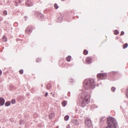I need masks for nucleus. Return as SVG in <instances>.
Here are the masks:
<instances>
[{
    "label": "nucleus",
    "instance_id": "nucleus-38",
    "mask_svg": "<svg viewBox=\"0 0 128 128\" xmlns=\"http://www.w3.org/2000/svg\"><path fill=\"white\" fill-rule=\"evenodd\" d=\"M52 96H53V97H54V94H53L52 95Z\"/></svg>",
    "mask_w": 128,
    "mask_h": 128
},
{
    "label": "nucleus",
    "instance_id": "nucleus-10",
    "mask_svg": "<svg viewBox=\"0 0 128 128\" xmlns=\"http://www.w3.org/2000/svg\"><path fill=\"white\" fill-rule=\"evenodd\" d=\"M106 119L104 117H103L101 118L100 119V124L102 123L104 121L106 120Z\"/></svg>",
    "mask_w": 128,
    "mask_h": 128
},
{
    "label": "nucleus",
    "instance_id": "nucleus-19",
    "mask_svg": "<svg viewBox=\"0 0 128 128\" xmlns=\"http://www.w3.org/2000/svg\"><path fill=\"white\" fill-rule=\"evenodd\" d=\"M51 87V86L50 84H48L46 86L47 88L48 89H50Z\"/></svg>",
    "mask_w": 128,
    "mask_h": 128
},
{
    "label": "nucleus",
    "instance_id": "nucleus-9",
    "mask_svg": "<svg viewBox=\"0 0 128 128\" xmlns=\"http://www.w3.org/2000/svg\"><path fill=\"white\" fill-rule=\"evenodd\" d=\"M86 61L88 64H90L92 62L91 58L89 57H88L86 58Z\"/></svg>",
    "mask_w": 128,
    "mask_h": 128
},
{
    "label": "nucleus",
    "instance_id": "nucleus-23",
    "mask_svg": "<svg viewBox=\"0 0 128 128\" xmlns=\"http://www.w3.org/2000/svg\"><path fill=\"white\" fill-rule=\"evenodd\" d=\"M66 101H64L62 103V104L64 106H65L66 105Z\"/></svg>",
    "mask_w": 128,
    "mask_h": 128
},
{
    "label": "nucleus",
    "instance_id": "nucleus-33",
    "mask_svg": "<svg viewBox=\"0 0 128 128\" xmlns=\"http://www.w3.org/2000/svg\"><path fill=\"white\" fill-rule=\"evenodd\" d=\"M48 92H46L45 93V97H46L48 96Z\"/></svg>",
    "mask_w": 128,
    "mask_h": 128
},
{
    "label": "nucleus",
    "instance_id": "nucleus-16",
    "mask_svg": "<svg viewBox=\"0 0 128 128\" xmlns=\"http://www.w3.org/2000/svg\"><path fill=\"white\" fill-rule=\"evenodd\" d=\"M2 40L3 41L6 42V38L4 36L2 37Z\"/></svg>",
    "mask_w": 128,
    "mask_h": 128
},
{
    "label": "nucleus",
    "instance_id": "nucleus-28",
    "mask_svg": "<svg viewBox=\"0 0 128 128\" xmlns=\"http://www.w3.org/2000/svg\"><path fill=\"white\" fill-rule=\"evenodd\" d=\"M91 106L92 107L93 106H94V108H97V106L94 104H93Z\"/></svg>",
    "mask_w": 128,
    "mask_h": 128
},
{
    "label": "nucleus",
    "instance_id": "nucleus-5",
    "mask_svg": "<svg viewBox=\"0 0 128 128\" xmlns=\"http://www.w3.org/2000/svg\"><path fill=\"white\" fill-rule=\"evenodd\" d=\"M37 16L41 20H43L44 18V16L40 12H38L37 13Z\"/></svg>",
    "mask_w": 128,
    "mask_h": 128
},
{
    "label": "nucleus",
    "instance_id": "nucleus-37",
    "mask_svg": "<svg viewBox=\"0 0 128 128\" xmlns=\"http://www.w3.org/2000/svg\"><path fill=\"white\" fill-rule=\"evenodd\" d=\"M24 18H27V16H25Z\"/></svg>",
    "mask_w": 128,
    "mask_h": 128
},
{
    "label": "nucleus",
    "instance_id": "nucleus-7",
    "mask_svg": "<svg viewBox=\"0 0 128 128\" xmlns=\"http://www.w3.org/2000/svg\"><path fill=\"white\" fill-rule=\"evenodd\" d=\"M5 102L4 99L2 97L0 98V106H2L3 105Z\"/></svg>",
    "mask_w": 128,
    "mask_h": 128
},
{
    "label": "nucleus",
    "instance_id": "nucleus-4",
    "mask_svg": "<svg viewBox=\"0 0 128 128\" xmlns=\"http://www.w3.org/2000/svg\"><path fill=\"white\" fill-rule=\"evenodd\" d=\"M85 124L86 126L88 127H90L91 126L92 122L90 119L87 118L86 119Z\"/></svg>",
    "mask_w": 128,
    "mask_h": 128
},
{
    "label": "nucleus",
    "instance_id": "nucleus-35",
    "mask_svg": "<svg viewBox=\"0 0 128 128\" xmlns=\"http://www.w3.org/2000/svg\"><path fill=\"white\" fill-rule=\"evenodd\" d=\"M2 70H0V75H1L2 74Z\"/></svg>",
    "mask_w": 128,
    "mask_h": 128
},
{
    "label": "nucleus",
    "instance_id": "nucleus-13",
    "mask_svg": "<svg viewBox=\"0 0 128 128\" xmlns=\"http://www.w3.org/2000/svg\"><path fill=\"white\" fill-rule=\"evenodd\" d=\"M69 118V116L68 115H66L64 118V120L66 121H67Z\"/></svg>",
    "mask_w": 128,
    "mask_h": 128
},
{
    "label": "nucleus",
    "instance_id": "nucleus-18",
    "mask_svg": "<svg viewBox=\"0 0 128 128\" xmlns=\"http://www.w3.org/2000/svg\"><path fill=\"white\" fill-rule=\"evenodd\" d=\"M119 33V32L117 30H114V34L116 35L118 34Z\"/></svg>",
    "mask_w": 128,
    "mask_h": 128
},
{
    "label": "nucleus",
    "instance_id": "nucleus-36",
    "mask_svg": "<svg viewBox=\"0 0 128 128\" xmlns=\"http://www.w3.org/2000/svg\"><path fill=\"white\" fill-rule=\"evenodd\" d=\"M73 81V80L72 79H71V81H70V83H72Z\"/></svg>",
    "mask_w": 128,
    "mask_h": 128
},
{
    "label": "nucleus",
    "instance_id": "nucleus-8",
    "mask_svg": "<svg viewBox=\"0 0 128 128\" xmlns=\"http://www.w3.org/2000/svg\"><path fill=\"white\" fill-rule=\"evenodd\" d=\"M32 31V29L29 26H28L26 30V32L28 34L30 33Z\"/></svg>",
    "mask_w": 128,
    "mask_h": 128
},
{
    "label": "nucleus",
    "instance_id": "nucleus-32",
    "mask_svg": "<svg viewBox=\"0 0 128 128\" xmlns=\"http://www.w3.org/2000/svg\"><path fill=\"white\" fill-rule=\"evenodd\" d=\"M126 94L127 97L128 98V88L126 93Z\"/></svg>",
    "mask_w": 128,
    "mask_h": 128
},
{
    "label": "nucleus",
    "instance_id": "nucleus-39",
    "mask_svg": "<svg viewBox=\"0 0 128 128\" xmlns=\"http://www.w3.org/2000/svg\"><path fill=\"white\" fill-rule=\"evenodd\" d=\"M52 94V93H51V94Z\"/></svg>",
    "mask_w": 128,
    "mask_h": 128
},
{
    "label": "nucleus",
    "instance_id": "nucleus-2",
    "mask_svg": "<svg viewBox=\"0 0 128 128\" xmlns=\"http://www.w3.org/2000/svg\"><path fill=\"white\" fill-rule=\"evenodd\" d=\"M79 97L82 98L83 100L81 103L80 106L82 107H84L88 104L90 99V96L89 94H86L82 96V94H80Z\"/></svg>",
    "mask_w": 128,
    "mask_h": 128
},
{
    "label": "nucleus",
    "instance_id": "nucleus-29",
    "mask_svg": "<svg viewBox=\"0 0 128 128\" xmlns=\"http://www.w3.org/2000/svg\"><path fill=\"white\" fill-rule=\"evenodd\" d=\"M4 14L5 15H6L7 14V12L6 11L4 10Z\"/></svg>",
    "mask_w": 128,
    "mask_h": 128
},
{
    "label": "nucleus",
    "instance_id": "nucleus-15",
    "mask_svg": "<svg viewBox=\"0 0 128 128\" xmlns=\"http://www.w3.org/2000/svg\"><path fill=\"white\" fill-rule=\"evenodd\" d=\"M128 44L127 43H126L123 45V48L124 49H125L126 48L128 47Z\"/></svg>",
    "mask_w": 128,
    "mask_h": 128
},
{
    "label": "nucleus",
    "instance_id": "nucleus-17",
    "mask_svg": "<svg viewBox=\"0 0 128 128\" xmlns=\"http://www.w3.org/2000/svg\"><path fill=\"white\" fill-rule=\"evenodd\" d=\"M84 55H86L88 53V51L86 50H84Z\"/></svg>",
    "mask_w": 128,
    "mask_h": 128
},
{
    "label": "nucleus",
    "instance_id": "nucleus-3",
    "mask_svg": "<svg viewBox=\"0 0 128 128\" xmlns=\"http://www.w3.org/2000/svg\"><path fill=\"white\" fill-rule=\"evenodd\" d=\"M107 75L106 73H100L98 74L97 77L100 80H104L105 79V77Z\"/></svg>",
    "mask_w": 128,
    "mask_h": 128
},
{
    "label": "nucleus",
    "instance_id": "nucleus-24",
    "mask_svg": "<svg viewBox=\"0 0 128 128\" xmlns=\"http://www.w3.org/2000/svg\"><path fill=\"white\" fill-rule=\"evenodd\" d=\"M16 102V100L14 99H12L11 101V103L12 104H14Z\"/></svg>",
    "mask_w": 128,
    "mask_h": 128
},
{
    "label": "nucleus",
    "instance_id": "nucleus-20",
    "mask_svg": "<svg viewBox=\"0 0 128 128\" xmlns=\"http://www.w3.org/2000/svg\"><path fill=\"white\" fill-rule=\"evenodd\" d=\"M58 20L59 21H58L59 22H60L62 20V17H60L58 18Z\"/></svg>",
    "mask_w": 128,
    "mask_h": 128
},
{
    "label": "nucleus",
    "instance_id": "nucleus-1",
    "mask_svg": "<svg viewBox=\"0 0 128 128\" xmlns=\"http://www.w3.org/2000/svg\"><path fill=\"white\" fill-rule=\"evenodd\" d=\"M84 86L87 89H94L95 87V85L94 80L90 79L85 80L83 82Z\"/></svg>",
    "mask_w": 128,
    "mask_h": 128
},
{
    "label": "nucleus",
    "instance_id": "nucleus-22",
    "mask_svg": "<svg viewBox=\"0 0 128 128\" xmlns=\"http://www.w3.org/2000/svg\"><path fill=\"white\" fill-rule=\"evenodd\" d=\"M54 8H56V9H57L58 8V5L56 3H55L54 4Z\"/></svg>",
    "mask_w": 128,
    "mask_h": 128
},
{
    "label": "nucleus",
    "instance_id": "nucleus-30",
    "mask_svg": "<svg viewBox=\"0 0 128 128\" xmlns=\"http://www.w3.org/2000/svg\"><path fill=\"white\" fill-rule=\"evenodd\" d=\"M41 60L40 58H38V59L36 60V61L37 62H39V61H40Z\"/></svg>",
    "mask_w": 128,
    "mask_h": 128
},
{
    "label": "nucleus",
    "instance_id": "nucleus-41",
    "mask_svg": "<svg viewBox=\"0 0 128 128\" xmlns=\"http://www.w3.org/2000/svg\"><path fill=\"white\" fill-rule=\"evenodd\" d=\"M0 128H1L0 127Z\"/></svg>",
    "mask_w": 128,
    "mask_h": 128
},
{
    "label": "nucleus",
    "instance_id": "nucleus-21",
    "mask_svg": "<svg viewBox=\"0 0 128 128\" xmlns=\"http://www.w3.org/2000/svg\"><path fill=\"white\" fill-rule=\"evenodd\" d=\"M116 90V88L114 87H112L111 88L112 91L114 92Z\"/></svg>",
    "mask_w": 128,
    "mask_h": 128
},
{
    "label": "nucleus",
    "instance_id": "nucleus-12",
    "mask_svg": "<svg viewBox=\"0 0 128 128\" xmlns=\"http://www.w3.org/2000/svg\"><path fill=\"white\" fill-rule=\"evenodd\" d=\"M71 58V57L70 56H69L66 58V60L67 61L69 62L70 61V59Z\"/></svg>",
    "mask_w": 128,
    "mask_h": 128
},
{
    "label": "nucleus",
    "instance_id": "nucleus-27",
    "mask_svg": "<svg viewBox=\"0 0 128 128\" xmlns=\"http://www.w3.org/2000/svg\"><path fill=\"white\" fill-rule=\"evenodd\" d=\"M75 122H76V125H78L79 124V122L76 119L75 120Z\"/></svg>",
    "mask_w": 128,
    "mask_h": 128
},
{
    "label": "nucleus",
    "instance_id": "nucleus-40",
    "mask_svg": "<svg viewBox=\"0 0 128 128\" xmlns=\"http://www.w3.org/2000/svg\"><path fill=\"white\" fill-rule=\"evenodd\" d=\"M62 0V1H64V0Z\"/></svg>",
    "mask_w": 128,
    "mask_h": 128
},
{
    "label": "nucleus",
    "instance_id": "nucleus-34",
    "mask_svg": "<svg viewBox=\"0 0 128 128\" xmlns=\"http://www.w3.org/2000/svg\"><path fill=\"white\" fill-rule=\"evenodd\" d=\"M66 128H70V126L69 124L67 125Z\"/></svg>",
    "mask_w": 128,
    "mask_h": 128
},
{
    "label": "nucleus",
    "instance_id": "nucleus-25",
    "mask_svg": "<svg viewBox=\"0 0 128 128\" xmlns=\"http://www.w3.org/2000/svg\"><path fill=\"white\" fill-rule=\"evenodd\" d=\"M24 123V122L23 120L22 121V120H20V125H21L22 124H23Z\"/></svg>",
    "mask_w": 128,
    "mask_h": 128
},
{
    "label": "nucleus",
    "instance_id": "nucleus-26",
    "mask_svg": "<svg viewBox=\"0 0 128 128\" xmlns=\"http://www.w3.org/2000/svg\"><path fill=\"white\" fill-rule=\"evenodd\" d=\"M19 73L21 74H23V70H19Z\"/></svg>",
    "mask_w": 128,
    "mask_h": 128
},
{
    "label": "nucleus",
    "instance_id": "nucleus-11",
    "mask_svg": "<svg viewBox=\"0 0 128 128\" xmlns=\"http://www.w3.org/2000/svg\"><path fill=\"white\" fill-rule=\"evenodd\" d=\"M10 101H8L6 102L5 104V106H9L10 104Z\"/></svg>",
    "mask_w": 128,
    "mask_h": 128
},
{
    "label": "nucleus",
    "instance_id": "nucleus-31",
    "mask_svg": "<svg viewBox=\"0 0 128 128\" xmlns=\"http://www.w3.org/2000/svg\"><path fill=\"white\" fill-rule=\"evenodd\" d=\"M124 32L123 31H122V32L121 33L120 35L121 36L122 35H124Z\"/></svg>",
    "mask_w": 128,
    "mask_h": 128
},
{
    "label": "nucleus",
    "instance_id": "nucleus-14",
    "mask_svg": "<svg viewBox=\"0 0 128 128\" xmlns=\"http://www.w3.org/2000/svg\"><path fill=\"white\" fill-rule=\"evenodd\" d=\"M54 114L53 113H51L49 116V117L50 118H52L54 116Z\"/></svg>",
    "mask_w": 128,
    "mask_h": 128
},
{
    "label": "nucleus",
    "instance_id": "nucleus-6",
    "mask_svg": "<svg viewBox=\"0 0 128 128\" xmlns=\"http://www.w3.org/2000/svg\"><path fill=\"white\" fill-rule=\"evenodd\" d=\"M26 4L28 6H30L33 5L32 3L31 0H27L26 2Z\"/></svg>",
    "mask_w": 128,
    "mask_h": 128
}]
</instances>
